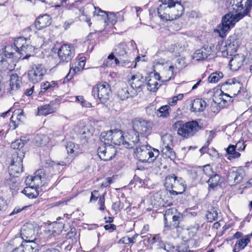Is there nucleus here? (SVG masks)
<instances>
[{
    "label": "nucleus",
    "mask_w": 252,
    "mask_h": 252,
    "mask_svg": "<svg viewBox=\"0 0 252 252\" xmlns=\"http://www.w3.org/2000/svg\"><path fill=\"white\" fill-rule=\"evenodd\" d=\"M192 174L195 178L202 183L207 181L215 174L212 167L210 164H206L202 167H199L192 170Z\"/></svg>",
    "instance_id": "nucleus-12"
},
{
    "label": "nucleus",
    "mask_w": 252,
    "mask_h": 252,
    "mask_svg": "<svg viewBox=\"0 0 252 252\" xmlns=\"http://www.w3.org/2000/svg\"><path fill=\"white\" fill-rule=\"evenodd\" d=\"M173 128L177 129L178 135L184 139H188L193 136L201 129V126L196 121L185 123L183 121H178L173 124Z\"/></svg>",
    "instance_id": "nucleus-4"
},
{
    "label": "nucleus",
    "mask_w": 252,
    "mask_h": 252,
    "mask_svg": "<svg viewBox=\"0 0 252 252\" xmlns=\"http://www.w3.org/2000/svg\"><path fill=\"white\" fill-rule=\"evenodd\" d=\"M152 240H153L154 244L156 243H159V244L161 245V247L162 246L165 247L159 234L155 235L154 236H153Z\"/></svg>",
    "instance_id": "nucleus-61"
},
{
    "label": "nucleus",
    "mask_w": 252,
    "mask_h": 252,
    "mask_svg": "<svg viewBox=\"0 0 252 252\" xmlns=\"http://www.w3.org/2000/svg\"><path fill=\"white\" fill-rule=\"evenodd\" d=\"M250 241V235H249L245 236V238L238 240L236 243V246L238 247V251L244 249Z\"/></svg>",
    "instance_id": "nucleus-46"
},
{
    "label": "nucleus",
    "mask_w": 252,
    "mask_h": 252,
    "mask_svg": "<svg viewBox=\"0 0 252 252\" xmlns=\"http://www.w3.org/2000/svg\"><path fill=\"white\" fill-rule=\"evenodd\" d=\"M235 146H236V148L239 151H242L244 150L246 147L244 142L240 141H239L236 145H235Z\"/></svg>",
    "instance_id": "nucleus-63"
},
{
    "label": "nucleus",
    "mask_w": 252,
    "mask_h": 252,
    "mask_svg": "<svg viewBox=\"0 0 252 252\" xmlns=\"http://www.w3.org/2000/svg\"><path fill=\"white\" fill-rule=\"evenodd\" d=\"M92 94L94 96L96 95L100 101L104 103L111 94L110 86L106 82L98 84L96 87L93 88Z\"/></svg>",
    "instance_id": "nucleus-10"
},
{
    "label": "nucleus",
    "mask_w": 252,
    "mask_h": 252,
    "mask_svg": "<svg viewBox=\"0 0 252 252\" xmlns=\"http://www.w3.org/2000/svg\"><path fill=\"white\" fill-rule=\"evenodd\" d=\"M170 110V107L169 105H165L162 106L157 110V116L163 118H167L169 116Z\"/></svg>",
    "instance_id": "nucleus-40"
},
{
    "label": "nucleus",
    "mask_w": 252,
    "mask_h": 252,
    "mask_svg": "<svg viewBox=\"0 0 252 252\" xmlns=\"http://www.w3.org/2000/svg\"><path fill=\"white\" fill-rule=\"evenodd\" d=\"M223 77V74L221 72H214L210 75L208 77V81L211 83L218 82Z\"/></svg>",
    "instance_id": "nucleus-44"
},
{
    "label": "nucleus",
    "mask_w": 252,
    "mask_h": 252,
    "mask_svg": "<svg viewBox=\"0 0 252 252\" xmlns=\"http://www.w3.org/2000/svg\"><path fill=\"white\" fill-rule=\"evenodd\" d=\"M230 12L226 14L222 18L221 25L216 30L219 33L220 37H223L226 33L229 30L231 27H233L236 23L242 19L245 16L241 12H239L234 15Z\"/></svg>",
    "instance_id": "nucleus-6"
},
{
    "label": "nucleus",
    "mask_w": 252,
    "mask_h": 252,
    "mask_svg": "<svg viewBox=\"0 0 252 252\" xmlns=\"http://www.w3.org/2000/svg\"><path fill=\"white\" fill-rule=\"evenodd\" d=\"M181 218V216L180 215H174L172 216V220L174 222V227H177L179 225V221L180 220V219Z\"/></svg>",
    "instance_id": "nucleus-64"
},
{
    "label": "nucleus",
    "mask_w": 252,
    "mask_h": 252,
    "mask_svg": "<svg viewBox=\"0 0 252 252\" xmlns=\"http://www.w3.org/2000/svg\"><path fill=\"white\" fill-rule=\"evenodd\" d=\"M15 160V158H13V161L9 167V175L13 177H18L23 171L22 158L17 156L16 160Z\"/></svg>",
    "instance_id": "nucleus-19"
},
{
    "label": "nucleus",
    "mask_w": 252,
    "mask_h": 252,
    "mask_svg": "<svg viewBox=\"0 0 252 252\" xmlns=\"http://www.w3.org/2000/svg\"><path fill=\"white\" fill-rule=\"evenodd\" d=\"M56 111V108L53 107L50 104H46L38 107L39 115L46 116L55 112Z\"/></svg>",
    "instance_id": "nucleus-35"
},
{
    "label": "nucleus",
    "mask_w": 252,
    "mask_h": 252,
    "mask_svg": "<svg viewBox=\"0 0 252 252\" xmlns=\"http://www.w3.org/2000/svg\"><path fill=\"white\" fill-rule=\"evenodd\" d=\"M146 79L139 73H137L132 75L130 79L129 80V83L130 85L132 90L140 89L144 85Z\"/></svg>",
    "instance_id": "nucleus-21"
},
{
    "label": "nucleus",
    "mask_w": 252,
    "mask_h": 252,
    "mask_svg": "<svg viewBox=\"0 0 252 252\" xmlns=\"http://www.w3.org/2000/svg\"><path fill=\"white\" fill-rule=\"evenodd\" d=\"M26 143V140L22 139H17L11 143V147L14 149H20L23 147Z\"/></svg>",
    "instance_id": "nucleus-47"
},
{
    "label": "nucleus",
    "mask_w": 252,
    "mask_h": 252,
    "mask_svg": "<svg viewBox=\"0 0 252 252\" xmlns=\"http://www.w3.org/2000/svg\"><path fill=\"white\" fill-rule=\"evenodd\" d=\"M140 134L134 130L133 128L129 130L126 136L127 140H125L123 143L124 147L126 148H132L134 146H139L142 143L139 137Z\"/></svg>",
    "instance_id": "nucleus-18"
},
{
    "label": "nucleus",
    "mask_w": 252,
    "mask_h": 252,
    "mask_svg": "<svg viewBox=\"0 0 252 252\" xmlns=\"http://www.w3.org/2000/svg\"><path fill=\"white\" fill-rule=\"evenodd\" d=\"M225 6L230 12H241L242 14L247 15L252 6V0H225Z\"/></svg>",
    "instance_id": "nucleus-8"
},
{
    "label": "nucleus",
    "mask_w": 252,
    "mask_h": 252,
    "mask_svg": "<svg viewBox=\"0 0 252 252\" xmlns=\"http://www.w3.org/2000/svg\"><path fill=\"white\" fill-rule=\"evenodd\" d=\"M74 144L72 142H69L67 144L66 149L68 154H72L74 152Z\"/></svg>",
    "instance_id": "nucleus-60"
},
{
    "label": "nucleus",
    "mask_w": 252,
    "mask_h": 252,
    "mask_svg": "<svg viewBox=\"0 0 252 252\" xmlns=\"http://www.w3.org/2000/svg\"><path fill=\"white\" fill-rule=\"evenodd\" d=\"M242 39V33L238 30L230 35L225 42H222L220 46L217 48L221 53V56L226 57L227 56H231L235 53L239 47Z\"/></svg>",
    "instance_id": "nucleus-3"
},
{
    "label": "nucleus",
    "mask_w": 252,
    "mask_h": 252,
    "mask_svg": "<svg viewBox=\"0 0 252 252\" xmlns=\"http://www.w3.org/2000/svg\"><path fill=\"white\" fill-rule=\"evenodd\" d=\"M95 6L91 3H88L83 8L79 9V11L81 13L82 15L86 17V21L88 23L89 26H91L92 23L90 22L91 20L90 17H88V16H89V14L91 12L93 13L94 11L95 10Z\"/></svg>",
    "instance_id": "nucleus-33"
},
{
    "label": "nucleus",
    "mask_w": 252,
    "mask_h": 252,
    "mask_svg": "<svg viewBox=\"0 0 252 252\" xmlns=\"http://www.w3.org/2000/svg\"><path fill=\"white\" fill-rule=\"evenodd\" d=\"M207 183H208L210 188L214 189L219 185L220 183V176L215 173L214 175L211 176V177L207 181Z\"/></svg>",
    "instance_id": "nucleus-41"
},
{
    "label": "nucleus",
    "mask_w": 252,
    "mask_h": 252,
    "mask_svg": "<svg viewBox=\"0 0 252 252\" xmlns=\"http://www.w3.org/2000/svg\"><path fill=\"white\" fill-rule=\"evenodd\" d=\"M172 147L162 148L161 152L163 155H165L166 157L173 160L176 158V153Z\"/></svg>",
    "instance_id": "nucleus-45"
},
{
    "label": "nucleus",
    "mask_w": 252,
    "mask_h": 252,
    "mask_svg": "<svg viewBox=\"0 0 252 252\" xmlns=\"http://www.w3.org/2000/svg\"><path fill=\"white\" fill-rule=\"evenodd\" d=\"M182 0H160L161 4L157 8L158 16L166 21H172L180 17L184 12Z\"/></svg>",
    "instance_id": "nucleus-1"
},
{
    "label": "nucleus",
    "mask_w": 252,
    "mask_h": 252,
    "mask_svg": "<svg viewBox=\"0 0 252 252\" xmlns=\"http://www.w3.org/2000/svg\"><path fill=\"white\" fill-rule=\"evenodd\" d=\"M120 243L128 244L135 243L134 237H123L120 240Z\"/></svg>",
    "instance_id": "nucleus-58"
},
{
    "label": "nucleus",
    "mask_w": 252,
    "mask_h": 252,
    "mask_svg": "<svg viewBox=\"0 0 252 252\" xmlns=\"http://www.w3.org/2000/svg\"><path fill=\"white\" fill-rule=\"evenodd\" d=\"M128 47L125 43L118 44L104 61V64L107 66H111L112 63L111 62L114 60L116 65L118 66L130 67L131 63L128 59Z\"/></svg>",
    "instance_id": "nucleus-2"
},
{
    "label": "nucleus",
    "mask_w": 252,
    "mask_h": 252,
    "mask_svg": "<svg viewBox=\"0 0 252 252\" xmlns=\"http://www.w3.org/2000/svg\"><path fill=\"white\" fill-rule=\"evenodd\" d=\"M14 46L13 50L16 52H18L22 55L26 54V56H30L31 53H32L34 50V46L30 45V40L22 36L19 37L15 39Z\"/></svg>",
    "instance_id": "nucleus-9"
},
{
    "label": "nucleus",
    "mask_w": 252,
    "mask_h": 252,
    "mask_svg": "<svg viewBox=\"0 0 252 252\" xmlns=\"http://www.w3.org/2000/svg\"><path fill=\"white\" fill-rule=\"evenodd\" d=\"M160 75L158 73L154 74V76H150L149 79L147 80L146 83L147 90L150 92H155L158 88V83L157 81L159 80Z\"/></svg>",
    "instance_id": "nucleus-29"
},
{
    "label": "nucleus",
    "mask_w": 252,
    "mask_h": 252,
    "mask_svg": "<svg viewBox=\"0 0 252 252\" xmlns=\"http://www.w3.org/2000/svg\"><path fill=\"white\" fill-rule=\"evenodd\" d=\"M146 112L147 114L149 116H154L155 114L157 115L156 106L154 105L147 106L146 108Z\"/></svg>",
    "instance_id": "nucleus-53"
},
{
    "label": "nucleus",
    "mask_w": 252,
    "mask_h": 252,
    "mask_svg": "<svg viewBox=\"0 0 252 252\" xmlns=\"http://www.w3.org/2000/svg\"><path fill=\"white\" fill-rule=\"evenodd\" d=\"M236 146L233 145H229L226 149V152L228 157L227 158L231 160L232 158H237L241 156L240 153L236 151Z\"/></svg>",
    "instance_id": "nucleus-37"
},
{
    "label": "nucleus",
    "mask_w": 252,
    "mask_h": 252,
    "mask_svg": "<svg viewBox=\"0 0 252 252\" xmlns=\"http://www.w3.org/2000/svg\"><path fill=\"white\" fill-rule=\"evenodd\" d=\"M229 85L228 89H229L231 93L234 96L236 95L240 92L242 87V84L237 81L235 78L228 80L225 82L223 85Z\"/></svg>",
    "instance_id": "nucleus-30"
},
{
    "label": "nucleus",
    "mask_w": 252,
    "mask_h": 252,
    "mask_svg": "<svg viewBox=\"0 0 252 252\" xmlns=\"http://www.w3.org/2000/svg\"><path fill=\"white\" fill-rule=\"evenodd\" d=\"M206 216L208 221L209 222H213L216 220L218 216V213L217 209L212 207L207 211Z\"/></svg>",
    "instance_id": "nucleus-42"
},
{
    "label": "nucleus",
    "mask_w": 252,
    "mask_h": 252,
    "mask_svg": "<svg viewBox=\"0 0 252 252\" xmlns=\"http://www.w3.org/2000/svg\"><path fill=\"white\" fill-rule=\"evenodd\" d=\"M213 46L205 45L200 49L197 50L193 55V59L196 61L206 59L213 52Z\"/></svg>",
    "instance_id": "nucleus-20"
},
{
    "label": "nucleus",
    "mask_w": 252,
    "mask_h": 252,
    "mask_svg": "<svg viewBox=\"0 0 252 252\" xmlns=\"http://www.w3.org/2000/svg\"><path fill=\"white\" fill-rule=\"evenodd\" d=\"M124 12L119 11L116 13L108 12V17L106 18V23H110L111 25H114L117 22H121L124 20Z\"/></svg>",
    "instance_id": "nucleus-32"
},
{
    "label": "nucleus",
    "mask_w": 252,
    "mask_h": 252,
    "mask_svg": "<svg viewBox=\"0 0 252 252\" xmlns=\"http://www.w3.org/2000/svg\"><path fill=\"white\" fill-rule=\"evenodd\" d=\"M153 158L151 163H153L155 167L161 168L163 165L161 158H159L158 156L156 158Z\"/></svg>",
    "instance_id": "nucleus-55"
},
{
    "label": "nucleus",
    "mask_w": 252,
    "mask_h": 252,
    "mask_svg": "<svg viewBox=\"0 0 252 252\" xmlns=\"http://www.w3.org/2000/svg\"><path fill=\"white\" fill-rule=\"evenodd\" d=\"M125 142L123 132L121 130H112V144L113 146H120L124 147Z\"/></svg>",
    "instance_id": "nucleus-27"
},
{
    "label": "nucleus",
    "mask_w": 252,
    "mask_h": 252,
    "mask_svg": "<svg viewBox=\"0 0 252 252\" xmlns=\"http://www.w3.org/2000/svg\"><path fill=\"white\" fill-rule=\"evenodd\" d=\"M58 53L60 59L63 62H68L74 57L75 51L73 46L65 44L60 48Z\"/></svg>",
    "instance_id": "nucleus-17"
},
{
    "label": "nucleus",
    "mask_w": 252,
    "mask_h": 252,
    "mask_svg": "<svg viewBox=\"0 0 252 252\" xmlns=\"http://www.w3.org/2000/svg\"><path fill=\"white\" fill-rule=\"evenodd\" d=\"M184 94H179L177 96H174L169 99L168 100V104L171 106H174L177 103L178 100H182Z\"/></svg>",
    "instance_id": "nucleus-50"
},
{
    "label": "nucleus",
    "mask_w": 252,
    "mask_h": 252,
    "mask_svg": "<svg viewBox=\"0 0 252 252\" xmlns=\"http://www.w3.org/2000/svg\"><path fill=\"white\" fill-rule=\"evenodd\" d=\"M85 59L83 57H81L79 59V61L78 62L77 64L75 65L73 68V72L76 73L80 70H82L85 66Z\"/></svg>",
    "instance_id": "nucleus-48"
},
{
    "label": "nucleus",
    "mask_w": 252,
    "mask_h": 252,
    "mask_svg": "<svg viewBox=\"0 0 252 252\" xmlns=\"http://www.w3.org/2000/svg\"><path fill=\"white\" fill-rule=\"evenodd\" d=\"M135 153L137 159L142 162L151 163L153 158L159 155L158 150L149 145L147 142L137 146Z\"/></svg>",
    "instance_id": "nucleus-5"
},
{
    "label": "nucleus",
    "mask_w": 252,
    "mask_h": 252,
    "mask_svg": "<svg viewBox=\"0 0 252 252\" xmlns=\"http://www.w3.org/2000/svg\"><path fill=\"white\" fill-rule=\"evenodd\" d=\"M132 124L133 129L140 135L147 136L151 133L152 126L150 122L136 118L132 121Z\"/></svg>",
    "instance_id": "nucleus-11"
},
{
    "label": "nucleus",
    "mask_w": 252,
    "mask_h": 252,
    "mask_svg": "<svg viewBox=\"0 0 252 252\" xmlns=\"http://www.w3.org/2000/svg\"><path fill=\"white\" fill-rule=\"evenodd\" d=\"M38 230V226L36 223H27L24 224L21 230L22 239L24 240H32L35 239V235Z\"/></svg>",
    "instance_id": "nucleus-15"
},
{
    "label": "nucleus",
    "mask_w": 252,
    "mask_h": 252,
    "mask_svg": "<svg viewBox=\"0 0 252 252\" xmlns=\"http://www.w3.org/2000/svg\"><path fill=\"white\" fill-rule=\"evenodd\" d=\"M85 1V0H78L72 3H69V2H67V4L65 5V7L68 9H73L74 7H76L79 9L81 8L79 7V5L82 2L84 3Z\"/></svg>",
    "instance_id": "nucleus-52"
},
{
    "label": "nucleus",
    "mask_w": 252,
    "mask_h": 252,
    "mask_svg": "<svg viewBox=\"0 0 252 252\" xmlns=\"http://www.w3.org/2000/svg\"><path fill=\"white\" fill-rule=\"evenodd\" d=\"M100 138L102 143H103L102 145H113L112 144V130L102 132L101 133Z\"/></svg>",
    "instance_id": "nucleus-36"
},
{
    "label": "nucleus",
    "mask_w": 252,
    "mask_h": 252,
    "mask_svg": "<svg viewBox=\"0 0 252 252\" xmlns=\"http://www.w3.org/2000/svg\"><path fill=\"white\" fill-rule=\"evenodd\" d=\"M45 73L46 70L42 64H35L28 71V78L33 84L37 83L41 81Z\"/></svg>",
    "instance_id": "nucleus-13"
},
{
    "label": "nucleus",
    "mask_w": 252,
    "mask_h": 252,
    "mask_svg": "<svg viewBox=\"0 0 252 252\" xmlns=\"http://www.w3.org/2000/svg\"><path fill=\"white\" fill-rule=\"evenodd\" d=\"M108 12L102 10L100 8L95 7V10L93 12V15L94 17H99V19L103 20L104 22L106 23V18L108 17Z\"/></svg>",
    "instance_id": "nucleus-43"
},
{
    "label": "nucleus",
    "mask_w": 252,
    "mask_h": 252,
    "mask_svg": "<svg viewBox=\"0 0 252 252\" xmlns=\"http://www.w3.org/2000/svg\"><path fill=\"white\" fill-rule=\"evenodd\" d=\"M182 50H183V49L182 46H180V45L178 43L172 45L169 49L171 52H175L177 54H179Z\"/></svg>",
    "instance_id": "nucleus-54"
},
{
    "label": "nucleus",
    "mask_w": 252,
    "mask_h": 252,
    "mask_svg": "<svg viewBox=\"0 0 252 252\" xmlns=\"http://www.w3.org/2000/svg\"><path fill=\"white\" fill-rule=\"evenodd\" d=\"M99 157L104 161H108L112 159L117 153V151L113 145H102L97 149Z\"/></svg>",
    "instance_id": "nucleus-16"
},
{
    "label": "nucleus",
    "mask_w": 252,
    "mask_h": 252,
    "mask_svg": "<svg viewBox=\"0 0 252 252\" xmlns=\"http://www.w3.org/2000/svg\"><path fill=\"white\" fill-rule=\"evenodd\" d=\"M164 186L169 191L170 194L172 195L181 194L186 189L183 179L173 174L165 178Z\"/></svg>",
    "instance_id": "nucleus-7"
},
{
    "label": "nucleus",
    "mask_w": 252,
    "mask_h": 252,
    "mask_svg": "<svg viewBox=\"0 0 252 252\" xmlns=\"http://www.w3.org/2000/svg\"><path fill=\"white\" fill-rule=\"evenodd\" d=\"M137 95L135 90H132L131 88L125 87L121 88L118 92V95L121 100H126L129 97H133Z\"/></svg>",
    "instance_id": "nucleus-31"
},
{
    "label": "nucleus",
    "mask_w": 252,
    "mask_h": 252,
    "mask_svg": "<svg viewBox=\"0 0 252 252\" xmlns=\"http://www.w3.org/2000/svg\"><path fill=\"white\" fill-rule=\"evenodd\" d=\"M22 78L17 74H13L10 75L9 93L14 94L17 93L21 88Z\"/></svg>",
    "instance_id": "nucleus-23"
},
{
    "label": "nucleus",
    "mask_w": 252,
    "mask_h": 252,
    "mask_svg": "<svg viewBox=\"0 0 252 252\" xmlns=\"http://www.w3.org/2000/svg\"><path fill=\"white\" fill-rule=\"evenodd\" d=\"M161 148L173 147V137L170 134L166 133L161 137Z\"/></svg>",
    "instance_id": "nucleus-39"
},
{
    "label": "nucleus",
    "mask_w": 252,
    "mask_h": 252,
    "mask_svg": "<svg viewBox=\"0 0 252 252\" xmlns=\"http://www.w3.org/2000/svg\"><path fill=\"white\" fill-rule=\"evenodd\" d=\"M76 229L75 228H71L70 230L66 233V238L68 239H71L73 241H76Z\"/></svg>",
    "instance_id": "nucleus-51"
},
{
    "label": "nucleus",
    "mask_w": 252,
    "mask_h": 252,
    "mask_svg": "<svg viewBox=\"0 0 252 252\" xmlns=\"http://www.w3.org/2000/svg\"><path fill=\"white\" fill-rule=\"evenodd\" d=\"M51 24V18L48 14H44L38 18L34 22V27L38 30H40Z\"/></svg>",
    "instance_id": "nucleus-26"
},
{
    "label": "nucleus",
    "mask_w": 252,
    "mask_h": 252,
    "mask_svg": "<svg viewBox=\"0 0 252 252\" xmlns=\"http://www.w3.org/2000/svg\"><path fill=\"white\" fill-rule=\"evenodd\" d=\"M245 60V57L242 54L234 55L229 62L230 68L234 71L238 70L242 66Z\"/></svg>",
    "instance_id": "nucleus-22"
},
{
    "label": "nucleus",
    "mask_w": 252,
    "mask_h": 252,
    "mask_svg": "<svg viewBox=\"0 0 252 252\" xmlns=\"http://www.w3.org/2000/svg\"><path fill=\"white\" fill-rule=\"evenodd\" d=\"M12 47L7 46L5 47L4 55L8 58H12L13 57L14 52L12 50Z\"/></svg>",
    "instance_id": "nucleus-57"
},
{
    "label": "nucleus",
    "mask_w": 252,
    "mask_h": 252,
    "mask_svg": "<svg viewBox=\"0 0 252 252\" xmlns=\"http://www.w3.org/2000/svg\"><path fill=\"white\" fill-rule=\"evenodd\" d=\"M58 84L57 82L52 81L51 82L47 81L42 83L41 85V92H50L53 91L55 88H58Z\"/></svg>",
    "instance_id": "nucleus-38"
},
{
    "label": "nucleus",
    "mask_w": 252,
    "mask_h": 252,
    "mask_svg": "<svg viewBox=\"0 0 252 252\" xmlns=\"http://www.w3.org/2000/svg\"><path fill=\"white\" fill-rule=\"evenodd\" d=\"M216 131L214 130L208 132V139L206 142L207 145H209L215 135Z\"/></svg>",
    "instance_id": "nucleus-62"
},
{
    "label": "nucleus",
    "mask_w": 252,
    "mask_h": 252,
    "mask_svg": "<svg viewBox=\"0 0 252 252\" xmlns=\"http://www.w3.org/2000/svg\"><path fill=\"white\" fill-rule=\"evenodd\" d=\"M81 138L82 140H85V142H87L88 139L92 135L91 131L86 128H84L81 130Z\"/></svg>",
    "instance_id": "nucleus-49"
},
{
    "label": "nucleus",
    "mask_w": 252,
    "mask_h": 252,
    "mask_svg": "<svg viewBox=\"0 0 252 252\" xmlns=\"http://www.w3.org/2000/svg\"><path fill=\"white\" fill-rule=\"evenodd\" d=\"M206 106V102L202 99L196 98L191 101L190 111L194 113L201 112L204 111Z\"/></svg>",
    "instance_id": "nucleus-28"
},
{
    "label": "nucleus",
    "mask_w": 252,
    "mask_h": 252,
    "mask_svg": "<svg viewBox=\"0 0 252 252\" xmlns=\"http://www.w3.org/2000/svg\"><path fill=\"white\" fill-rule=\"evenodd\" d=\"M245 176L244 169L241 167H232L228 172L227 182L230 186L241 183Z\"/></svg>",
    "instance_id": "nucleus-14"
},
{
    "label": "nucleus",
    "mask_w": 252,
    "mask_h": 252,
    "mask_svg": "<svg viewBox=\"0 0 252 252\" xmlns=\"http://www.w3.org/2000/svg\"><path fill=\"white\" fill-rule=\"evenodd\" d=\"M22 192L28 198L33 199L37 197L39 194V191L37 188L30 185L29 187H26Z\"/></svg>",
    "instance_id": "nucleus-34"
},
{
    "label": "nucleus",
    "mask_w": 252,
    "mask_h": 252,
    "mask_svg": "<svg viewBox=\"0 0 252 252\" xmlns=\"http://www.w3.org/2000/svg\"><path fill=\"white\" fill-rule=\"evenodd\" d=\"M105 198L104 195L102 196H100L99 197L98 204L100 206L99 209L100 211H104L105 210Z\"/></svg>",
    "instance_id": "nucleus-59"
},
{
    "label": "nucleus",
    "mask_w": 252,
    "mask_h": 252,
    "mask_svg": "<svg viewBox=\"0 0 252 252\" xmlns=\"http://www.w3.org/2000/svg\"><path fill=\"white\" fill-rule=\"evenodd\" d=\"M45 178V175L44 170L42 169H38L35 172L34 176L31 177V182L30 185L38 189L39 187L42 186V183L44 181Z\"/></svg>",
    "instance_id": "nucleus-24"
},
{
    "label": "nucleus",
    "mask_w": 252,
    "mask_h": 252,
    "mask_svg": "<svg viewBox=\"0 0 252 252\" xmlns=\"http://www.w3.org/2000/svg\"><path fill=\"white\" fill-rule=\"evenodd\" d=\"M7 209V204L2 198L0 197V215L4 213Z\"/></svg>",
    "instance_id": "nucleus-56"
},
{
    "label": "nucleus",
    "mask_w": 252,
    "mask_h": 252,
    "mask_svg": "<svg viewBox=\"0 0 252 252\" xmlns=\"http://www.w3.org/2000/svg\"><path fill=\"white\" fill-rule=\"evenodd\" d=\"M18 250L21 249L23 252H38V245L32 240H26L23 241Z\"/></svg>",
    "instance_id": "nucleus-25"
}]
</instances>
